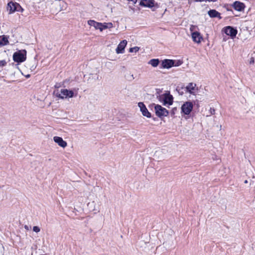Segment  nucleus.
Returning a JSON list of instances; mask_svg holds the SVG:
<instances>
[{
	"instance_id": "1",
	"label": "nucleus",
	"mask_w": 255,
	"mask_h": 255,
	"mask_svg": "<svg viewBox=\"0 0 255 255\" xmlns=\"http://www.w3.org/2000/svg\"><path fill=\"white\" fill-rule=\"evenodd\" d=\"M78 89L74 88L73 90H68L66 89H61L60 93H59L58 91L54 92L55 94V96L61 99H64L65 98H71L77 96V93L74 94V92L77 93Z\"/></svg>"
},
{
	"instance_id": "2",
	"label": "nucleus",
	"mask_w": 255,
	"mask_h": 255,
	"mask_svg": "<svg viewBox=\"0 0 255 255\" xmlns=\"http://www.w3.org/2000/svg\"><path fill=\"white\" fill-rule=\"evenodd\" d=\"M7 10L8 11V14H10L15 12H22L24 9L18 3L15 1H10L7 3Z\"/></svg>"
},
{
	"instance_id": "3",
	"label": "nucleus",
	"mask_w": 255,
	"mask_h": 255,
	"mask_svg": "<svg viewBox=\"0 0 255 255\" xmlns=\"http://www.w3.org/2000/svg\"><path fill=\"white\" fill-rule=\"evenodd\" d=\"M26 51L25 49L15 52L12 56L13 60L17 63H22L26 60Z\"/></svg>"
},
{
	"instance_id": "4",
	"label": "nucleus",
	"mask_w": 255,
	"mask_h": 255,
	"mask_svg": "<svg viewBox=\"0 0 255 255\" xmlns=\"http://www.w3.org/2000/svg\"><path fill=\"white\" fill-rule=\"evenodd\" d=\"M154 110L157 117L160 119H162L164 117H167L169 113L167 110L158 104L155 105Z\"/></svg>"
},
{
	"instance_id": "5",
	"label": "nucleus",
	"mask_w": 255,
	"mask_h": 255,
	"mask_svg": "<svg viewBox=\"0 0 255 255\" xmlns=\"http://www.w3.org/2000/svg\"><path fill=\"white\" fill-rule=\"evenodd\" d=\"M222 31L225 33L227 35L230 36L232 39L235 38L238 33L237 28L232 26H227L224 27L222 29Z\"/></svg>"
},
{
	"instance_id": "6",
	"label": "nucleus",
	"mask_w": 255,
	"mask_h": 255,
	"mask_svg": "<svg viewBox=\"0 0 255 255\" xmlns=\"http://www.w3.org/2000/svg\"><path fill=\"white\" fill-rule=\"evenodd\" d=\"M66 3L63 0H55L52 3V9L54 12L60 11L66 7Z\"/></svg>"
},
{
	"instance_id": "7",
	"label": "nucleus",
	"mask_w": 255,
	"mask_h": 255,
	"mask_svg": "<svg viewBox=\"0 0 255 255\" xmlns=\"http://www.w3.org/2000/svg\"><path fill=\"white\" fill-rule=\"evenodd\" d=\"M193 104L192 102L188 101L185 102L181 106V112L184 115H188L193 110Z\"/></svg>"
},
{
	"instance_id": "8",
	"label": "nucleus",
	"mask_w": 255,
	"mask_h": 255,
	"mask_svg": "<svg viewBox=\"0 0 255 255\" xmlns=\"http://www.w3.org/2000/svg\"><path fill=\"white\" fill-rule=\"evenodd\" d=\"M163 96L164 101L163 103V105H172L173 103V97L172 95L170 94V92L166 91L165 93L163 94Z\"/></svg>"
},
{
	"instance_id": "9",
	"label": "nucleus",
	"mask_w": 255,
	"mask_h": 255,
	"mask_svg": "<svg viewBox=\"0 0 255 255\" xmlns=\"http://www.w3.org/2000/svg\"><path fill=\"white\" fill-rule=\"evenodd\" d=\"M139 5L141 6L152 8L157 5L154 0H140Z\"/></svg>"
},
{
	"instance_id": "10",
	"label": "nucleus",
	"mask_w": 255,
	"mask_h": 255,
	"mask_svg": "<svg viewBox=\"0 0 255 255\" xmlns=\"http://www.w3.org/2000/svg\"><path fill=\"white\" fill-rule=\"evenodd\" d=\"M138 106L140 108V111L143 116L146 117L148 118H150L151 117V113L148 111V110H147L143 103L139 102L138 103Z\"/></svg>"
},
{
	"instance_id": "11",
	"label": "nucleus",
	"mask_w": 255,
	"mask_h": 255,
	"mask_svg": "<svg viewBox=\"0 0 255 255\" xmlns=\"http://www.w3.org/2000/svg\"><path fill=\"white\" fill-rule=\"evenodd\" d=\"M173 60L165 59L161 61L160 69H169L173 67Z\"/></svg>"
},
{
	"instance_id": "12",
	"label": "nucleus",
	"mask_w": 255,
	"mask_h": 255,
	"mask_svg": "<svg viewBox=\"0 0 255 255\" xmlns=\"http://www.w3.org/2000/svg\"><path fill=\"white\" fill-rule=\"evenodd\" d=\"M232 6L236 10L238 11H242L245 8V5L243 2L240 1H235L232 4Z\"/></svg>"
},
{
	"instance_id": "13",
	"label": "nucleus",
	"mask_w": 255,
	"mask_h": 255,
	"mask_svg": "<svg viewBox=\"0 0 255 255\" xmlns=\"http://www.w3.org/2000/svg\"><path fill=\"white\" fill-rule=\"evenodd\" d=\"M191 36L193 41L196 43H200L203 39V37L201 33L198 31L191 32Z\"/></svg>"
},
{
	"instance_id": "14",
	"label": "nucleus",
	"mask_w": 255,
	"mask_h": 255,
	"mask_svg": "<svg viewBox=\"0 0 255 255\" xmlns=\"http://www.w3.org/2000/svg\"><path fill=\"white\" fill-rule=\"evenodd\" d=\"M127 44V41L126 40H122L118 45L116 51L117 53H123L125 51V48Z\"/></svg>"
},
{
	"instance_id": "15",
	"label": "nucleus",
	"mask_w": 255,
	"mask_h": 255,
	"mask_svg": "<svg viewBox=\"0 0 255 255\" xmlns=\"http://www.w3.org/2000/svg\"><path fill=\"white\" fill-rule=\"evenodd\" d=\"M53 140L55 142L57 143L60 146L64 148L67 145V142L59 136H54Z\"/></svg>"
},
{
	"instance_id": "16",
	"label": "nucleus",
	"mask_w": 255,
	"mask_h": 255,
	"mask_svg": "<svg viewBox=\"0 0 255 255\" xmlns=\"http://www.w3.org/2000/svg\"><path fill=\"white\" fill-rule=\"evenodd\" d=\"M208 14L211 18H218L219 19L222 18L221 13L215 9H210L208 11Z\"/></svg>"
},
{
	"instance_id": "17",
	"label": "nucleus",
	"mask_w": 255,
	"mask_h": 255,
	"mask_svg": "<svg viewBox=\"0 0 255 255\" xmlns=\"http://www.w3.org/2000/svg\"><path fill=\"white\" fill-rule=\"evenodd\" d=\"M196 86V84H194L193 83H189L188 85L185 87L186 89V93H189L190 94L195 95V93L193 91L195 90Z\"/></svg>"
},
{
	"instance_id": "18",
	"label": "nucleus",
	"mask_w": 255,
	"mask_h": 255,
	"mask_svg": "<svg viewBox=\"0 0 255 255\" xmlns=\"http://www.w3.org/2000/svg\"><path fill=\"white\" fill-rule=\"evenodd\" d=\"M88 24L90 26H94L96 29H99L100 30L101 22H98L94 20L90 19L88 21Z\"/></svg>"
},
{
	"instance_id": "19",
	"label": "nucleus",
	"mask_w": 255,
	"mask_h": 255,
	"mask_svg": "<svg viewBox=\"0 0 255 255\" xmlns=\"http://www.w3.org/2000/svg\"><path fill=\"white\" fill-rule=\"evenodd\" d=\"M9 43L8 37L5 35L0 36V47L6 45Z\"/></svg>"
},
{
	"instance_id": "20",
	"label": "nucleus",
	"mask_w": 255,
	"mask_h": 255,
	"mask_svg": "<svg viewBox=\"0 0 255 255\" xmlns=\"http://www.w3.org/2000/svg\"><path fill=\"white\" fill-rule=\"evenodd\" d=\"M176 91L180 95H183L185 92L186 93V88L183 85H178L176 88Z\"/></svg>"
},
{
	"instance_id": "21",
	"label": "nucleus",
	"mask_w": 255,
	"mask_h": 255,
	"mask_svg": "<svg viewBox=\"0 0 255 255\" xmlns=\"http://www.w3.org/2000/svg\"><path fill=\"white\" fill-rule=\"evenodd\" d=\"M159 59H152L150 60L148 64H150L153 67H156L160 63Z\"/></svg>"
},
{
	"instance_id": "22",
	"label": "nucleus",
	"mask_w": 255,
	"mask_h": 255,
	"mask_svg": "<svg viewBox=\"0 0 255 255\" xmlns=\"http://www.w3.org/2000/svg\"><path fill=\"white\" fill-rule=\"evenodd\" d=\"M173 61H174L173 66H179L181 65L183 63V62L180 60H173Z\"/></svg>"
},
{
	"instance_id": "23",
	"label": "nucleus",
	"mask_w": 255,
	"mask_h": 255,
	"mask_svg": "<svg viewBox=\"0 0 255 255\" xmlns=\"http://www.w3.org/2000/svg\"><path fill=\"white\" fill-rule=\"evenodd\" d=\"M107 23H101V25L100 26V31H102L103 30L107 29Z\"/></svg>"
},
{
	"instance_id": "24",
	"label": "nucleus",
	"mask_w": 255,
	"mask_h": 255,
	"mask_svg": "<svg viewBox=\"0 0 255 255\" xmlns=\"http://www.w3.org/2000/svg\"><path fill=\"white\" fill-rule=\"evenodd\" d=\"M139 49V48L137 46H135L134 47H131L129 48V52H136L137 51H138Z\"/></svg>"
},
{
	"instance_id": "25",
	"label": "nucleus",
	"mask_w": 255,
	"mask_h": 255,
	"mask_svg": "<svg viewBox=\"0 0 255 255\" xmlns=\"http://www.w3.org/2000/svg\"><path fill=\"white\" fill-rule=\"evenodd\" d=\"M232 5H230L228 4H226L224 5V8H225L227 11H231L233 12L232 9H231Z\"/></svg>"
},
{
	"instance_id": "26",
	"label": "nucleus",
	"mask_w": 255,
	"mask_h": 255,
	"mask_svg": "<svg viewBox=\"0 0 255 255\" xmlns=\"http://www.w3.org/2000/svg\"><path fill=\"white\" fill-rule=\"evenodd\" d=\"M157 99L162 103L164 101V96L163 94L160 95H157L156 96Z\"/></svg>"
},
{
	"instance_id": "27",
	"label": "nucleus",
	"mask_w": 255,
	"mask_h": 255,
	"mask_svg": "<svg viewBox=\"0 0 255 255\" xmlns=\"http://www.w3.org/2000/svg\"><path fill=\"white\" fill-rule=\"evenodd\" d=\"M177 108L176 107H174V108H172V109L171 110V111L170 112L171 116L172 117H174V115H175L176 112H177Z\"/></svg>"
},
{
	"instance_id": "28",
	"label": "nucleus",
	"mask_w": 255,
	"mask_h": 255,
	"mask_svg": "<svg viewBox=\"0 0 255 255\" xmlns=\"http://www.w3.org/2000/svg\"><path fill=\"white\" fill-rule=\"evenodd\" d=\"M65 82V81L63 82V83L62 84L61 83H57L55 85V88L56 89H58L61 87L62 86H63L64 87H65V86H64V83Z\"/></svg>"
},
{
	"instance_id": "29",
	"label": "nucleus",
	"mask_w": 255,
	"mask_h": 255,
	"mask_svg": "<svg viewBox=\"0 0 255 255\" xmlns=\"http://www.w3.org/2000/svg\"><path fill=\"white\" fill-rule=\"evenodd\" d=\"M6 64H7V62H6V61L5 60H2L0 61V67H3L6 66Z\"/></svg>"
},
{
	"instance_id": "30",
	"label": "nucleus",
	"mask_w": 255,
	"mask_h": 255,
	"mask_svg": "<svg viewBox=\"0 0 255 255\" xmlns=\"http://www.w3.org/2000/svg\"><path fill=\"white\" fill-rule=\"evenodd\" d=\"M33 231L36 233H38V232H40V229L38 226H34L33 227Z\"/></svg>"
},
{
	"instance_id": "31",
	"label": "nucleus",
	"mask_w": 255,
	"mask_h": 255,
	"mask_svg": "<svg viewBox=\"0 0 255 255\" xmlns=\"http://www.w3.org/2000/svg\"><path fill=\"white\" fill-rule=\"evenodd\" d=\"M210 112L211 115L215 114V109L214 108H210Z\"/></svg>"
},
{
	"instance_id": "32",
	"label": "nucleus",
	"mask_w": 255,
	"mask_h": 255,
	"mask_svg": "<svg viewBox=\"0 0 255 255\" xmlns=\"http://www.w3.org/2000/svg\"><path fill=\"white\" fill-rule=\"evenodd\" d=\"M197 27L196 26L191 25L190 28V30L192 32H194L193 31L195 30V29Z\"/></svg>"
},
{
	"instance_id": "33",
	"label": "nucleus",
	"mask_w": 255,
	"mask_h": 255,
	"mask_svg": "<svg viewBox=\"0 0 255 255\" xmlns=\"http://www.w3.org/2000/svg\"><path fill=\"white\" fill-rule=\"evenodd\" d=\"M162 90L160 89H156V95H160V93H161Z\"/></svg>"
},
{
	"instance_id": "34",
	"label": "nucleus",
	"mask_w": 255,
	"mask_h": 255,
	"mask_svg": "<svg viewBox=\"0 0 255 255\" xmlns=\"http://www.w3.org/2000/svg\"><path fill=\"white\" fill-rule=\"evenodd\" d=\"M108 28H111L113 27V23L112 22L107 23Z\"/></svg>"
},
{
	"instance_id": "35",
	"label": "nucleus",
	"mask_w": 255,
	"mask_h": 255,
	"mask_svg": "<svg viewBox=\"0 0 255 255\" xmlns=\"http://www.w3.org/2000/svg\"><path fill=\"white\" fill-rule=\"evenodd\" d=\"M196 2L207 1V0H194Z\"/></svg>"
},
{
	"instance_id": "36",
	"label": "nucleus",
	"mask_w": 255,
	"mask_h": 255,
	"mask_svg": "<svg viewBox=\"0 0 255 255\" xmlns=\"http://www.w3.org/2000/svg\"><path fill=\"white\" fill-rule=\"evenodd\" d=\"M254 63V58H252L251 59V61H250V63L252 64V63Z\"/></svg>"
},
{
	"instance_id": "37",
	"label": "nucleus",
	"mask_w": 255,
	"mask_h": 255,
	"mask_svg": "<svg viewBox=\"0 0 255 255\" xmlns=\"http://www.w3.org/2000/svg\"><path fill=\"white\" fill-rule=\"evenodd\" d=\"M134 79V77H133V75L132 74L130 75V79H129V80H132Z\"/></svg>"
},
{
	"instance_id": "38",
	"label": "nucleus",
	"mask_w": 255,
	"mask_h": 255,
	"mask_svg": "<svg viewBox=\"0 0 255 255\" xmlns=\"http://www.w3.org/2000/svg\"><path fill=\"white\" fill-rule=\"evenodd\" d=\"M207 1L215 2V1H217V0H207Z\"/></svg>"
},
{
	"instance_id": "39",
	"label": "nucleus",
	"mask_w": 255,
	"mask_h": 255,
	"mask_svg": "<svg viewBox=\"0 0 255 255\" xmlns=\"http://www.w3.org/2000/svg\"><path fill=\"white\" fill-rule=\"evenodd\" d=\"M24 228H25V229L27 230H28V226H27V225H25V226H24Z\"/></svg>"
},
{
	"instance_id": "40",
	"label": "nucleus",
	"mask_w": 255,
	"mask_h": 255,
	"mask_svg": "<svg viewBox=\"0 0 255 255\" xmlns=\"http://www.w3.org/2000/svg\"><path fill=\"white\" fill-rule=\"evenodd\" d=\"M226 40H227V37H226V36H225V37H224L223 38V41H226Z\"/></svg>"
},
{
	"instance_id": "41",
	"label": "nucleus",
	"mask_w": 255,
	"mask_h": 255,
	"mask_svg": "<svg viewBox=\"0 0 255 255\" xmlns=\"http://www.w3.org/2000/svg\"><path fill=\"white\" fill-rule=\"evenodd\" d=\"M153 120L154 121H156V120H157V118H153Z\"/></svg>"
},
{
	"instance_id": "42",
	"label": "nucleus",
	"mask_w": 255,
	"mask_h": 255,
	"mask_svg": "<svg viewBox=\"0 0 255 255\" xmlns=\"http://www.w3.org/2000/svg\"><path fill=\"white\" fill-rule=\"evenodd\" d=\"M248 182V180H246L245 181H244V183H247Z\"/></svg>"
},
{
	"instance_id": "43",
	"label": "nucleus",
	"mask_w": 255,
	"mask_h": 255,
	"mask_svg": "<svg viewBox=\"0 0 255 255\" xmlns=\"http://www.w3.org/2000/svg\"><path fill=\"white\" fill-rule=\"evenodd\" d=\"M30 77V75H28L26 76V77Z\"/></svg>"
}]
</instances>
